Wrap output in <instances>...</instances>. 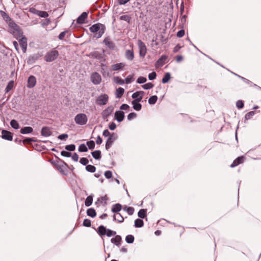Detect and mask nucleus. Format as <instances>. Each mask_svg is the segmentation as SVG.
I'll return each mask as SVG.
<instances>
[{"instance_id":"f257e3e1","label":"nucleus","mask_w":261,"mask_h":261,"mask_svg":"<svg viewBox=\"0 0 261 261\" xmlns=\"http://www.w3.org/2000/svg\"><path fill=\"white\" fill-rule=\"evenodd\" d=\"M105 25L99 22L93 24L89 28V30L91 33H95V37L96 38H100L105 33Z\"/></svg>"},{"instance_id":"f03ea898","label":"nucleus","mask_w":261,"mask_h":261,"mask_svg":"<svg viewBox=\"0 0 261 261\" xmlns=\"http://www.w3.org/2000/svg\"><path fill=\"white\" fill-rule=\"evenodd\" d=\"M10 28V32L13 34L15 37L18 39L22 36L23 33L20 29V27L12 19L8 22Z\"/></svg>"},{"instance_id":"7ed1b4c3","label":"nucleus","mask_w":261,"mask_h":261,"mask_svg":"<svg viewBox=\"0 0 261 261\" xmlns=\"http://www.w3.org/2000/svg\"><path fill=\"white\" fill-rule=\"evenodd\" d=\"M74 121L78 125H84L87 123L88 118L85 114L80 113L75 116Z\"/></svg>"},{"instance_id":"20e7f679","label":"nucleus","mask_w":261,"mask_h":261,"mask_svg":"<svg viewBox=\"0 0 261 261\" xmlns=\"http://www.w3.org/2000/svg\"><path fill=\"white\" fill-rule=\"evenodd\" d=\"M59 56V53L57 50L53 49L47 52L44 56V60L47 62H50L55 60Z\"/></svg>"},{"instance_id":"39448f33","label":"nucleus","mask_w":261,"mask_h":261,"mask_svg":"<svg viewBox=\"0 0 261 261\" xmlns=\"http://www.w3.org/2000/svg\"><path fill=\"white\" fill-rule=\"evenodd\" d=\"M109 100V96L106 94H101L97 97L96 99L95 103L99 106H103L106 105Z\"/></svg>"},{"instance_id":"423d86ee","label":"nucleus","mask_w":261,"mask_h":261,"mask_svg":"<svg viewBox=\"0 0 261 261\" xmlns=\"http://www.w3.org/2000/svg\"><path fill=\"white\" fill-rule=\"evenodd\" d=\"M117 138L118 136L116 133H111L110 136L107 139L106 143V149L107 150H108L112 146L114 142L117 140Z\"/></svg>"},{"instance_id":"0eeeda50","label":"nucleus","mask_w":261,"mask_h":261,"mask_svg":"<svg viewBox=\"0 0 261 261\" xmlns=\"http://www.w3.org/2000/svg\"><path fill=\"white\" fill-rule=\"evenodd\" d=\"M57 170L63 175L67 176L68 175V171L66 169V167L68 165L64 161H61L60 164H57L56 165Z\"/></svg>"},{"instance_id":"6e6552de","label":"nucleus","mask_w":261,"mask_h":261,"mask_svg":"<svg viewBox=\"0 0 261 261\" xmlns=\"http://www.w3.org/2000/svg\"><path fill=\"white\" fill-rule=\"evenodd\" d=\"M138 47L139 49V55L141 57L144 58L147 53L146 46L144 42L141 40H138Z\"/></svg>"},{"instance_id":"1a4fd4ad","label":"nucleus","mask_w":261,"mask_h":261,"mask_svg":"<svg viewBox=\"0 0 261 261\" xmlns=\"http://www.w3.org/2000/svg\"><path fill=\"white\" fill-rule=\"evenodd\" d=\"M41 56L42 55L39 53L30 55L27 60V64L28 65L34 64Z\"/></svg>"},{"instance_id":"9d476101","label":"nucleus","mask_w":261,"mask_h":261,"mask_svg":"<svg viewBox=\"0 0 261 261\" xmlns=\"http://www.w3.org/2000/svg\"><path fill=\"white\" fill-rule=\"evenodd\" d=\"M114 108L113 106H110L101 112V116L103 119H106L110 116L114 111Z\"/></svg>"},{"instance_id":"9b49d317","label":"nucleus","mask_w":261,"mask_h":261,"mask_svg":"<svg viewBox=\"0 0 261 261\" xmlns=\"http://www.w3.org/2000/svg\"><path fill=\"white\" fill-rule=\"evenodd\" d=\"M91 81L94 85L100 84L101 81L100 75L96 72L93 73L91 75Z\"/></svg>"},{"instance_id":"f8f14e48","label":"nucleus","mask_w":261,"mask_h":261,"mask_svg":"<svg viewBox=\"0 0 261 261\" xmlns=\"http://www.w3.org/2000/svg\"><path fill=\"white\" fill-rule=\"evenodd\" d=\"M20 38H21L20 39L19 38L18 40L23 53H25L27 49V39L25 36H23V35Z\"/></svg>"},{"instance_id":"ddd939ff","label":"nucleus","mask_w":261,"mask_h":261,"mask_svg":"<svg viewBox=\"0 0 261 261\" xmlns=\"http://www.w3.org/2000/svg\"><path fill=\"white\" fill-rule=\"evenodd\" d=\"M1 137H2V139L6 140H13L12 133L7 130H3L2 131V136Z\"/></svg>"},{"instance_id":"4468645a","label":"nucleus","mask_w":261,"mask_h":261,"mask_svg":"<svg viewBox=\"0 0 261 261\" xmlns=\"http://www.w3.org/2000/svg\"><path fill=\"white\" fill-rule=\"evenodd\" d=\"M103 43L110 49L114 50L115 47V44L112 41L110 37H106L103 40Z\"/></svg>"},{"instance_id":"2eb2a0df","label":"nucleus","mask_w":261,"mask_h":261,"mask_svg":"<svg viewBox=\"0 0 261 261\" xmlns=\"http://www.w3.org/2000/svg\"><path fill=\"white\" fill-rule=\"evenodd\" d=\"M36 84V79L35 76L31 75L29 77L27 82V87L29 88H32Z\"/></svg>"},{"instance_id":"dca6fc26","label":"nucleus","mask_w":261,"mask_h":261,"mask_svg":"<svg viewBox=\"0 0 261 261\" xmlns=\"http://www.w3.org/2000/svg\"><path fill=\"white\" fill-rule=\"evenodd\" d=\"M142 100V97H139L138 98L134 99L132 101V104L133 105V108L134 110L136 111H140L142 108V105L139 103V102Z\"/></svg>"},{"instance_id":"f3484780","label":"nucleus","mask_w":261,"mask_h":261,"mask_svg":"<svg viewBox=\"0 0 261 261\" xmlns=\"http://www.w3.org/2000/svg\"><path fill=\"white\" fill-rule=\"evenodd\" d=\"M115 118L119 122L122 121L124 118V113L122 111H117L115 113Z\"/></svg>"},{"instance_id":"a211bd4d","label":"nucleus","mask_w":261,"mask_h":261,"mask_svg":"<svg viewBox=\"0 0 261 261\" xmlns=\"http://www.w3.org/2000/svg\"><path fill=\"white\" fill-rule=\"evenodd\" d=\"M126 66L125 63L121 62L112 65L111 68L113 71L120 70L123 69Z\"/></svg>"},{"instance_id":"6ab92c4d","label":"nucleus","mask_w":261,"mask_h":261,"mask_svg":"<svg viewBox=\"0 0 261 261\" xmlns=\"http://www.w3.org/2000/svg\"><path fill=\"white\" fill-rule=\"evenodd\" d=\"M167 58V56L162 55L156 61L155 64L156 66L159 67H162L165 64Z\"/></svg>"},{"instance_id":"aec40b11","label":"nucleus","mask_w":261,"mask_h":261,"mask_svg":"<svg viewBox=\"0 0 261 261\" xmlns=\"http://www.w3.org/2000/svg\"><path fill=\"white\" fill-rule=\"evenodd\" d=\"M41 135L44 137H49L52 134V132L49 127L44 126L41 130Z\"/></svg>"},{"instance_id":"412c9836","label":"nucleus","mask_w":261,"mask_h":261,"mask_svg":"<svg viewBox=\"0 0 261 261\" xmlns=\"http://www.w3.org/2000/svg\"><path fill=\"white\" fill-rule=\"evenodd\" d=\"M125 57L128 61H133L134 59V53L133 49H127L125 52Z\"/></svg>"},{"instance_id":"4be33fe9","label":"nucleus","mask_w":261,"mask_h":261,"mask_svg":"<svg viewBox=\"0 0 261 261\" xmlns=\"http://www.w3.org/2000/svg\"><path fill=\"white\" fill-rule=\"evenodd\" d=\"M88 13L86 12H83L77 18L76 22L79 24H83L85 22V19L87 18Z\"/></svg>"},{"instance_id":"5701e85b","label":"nucleus","mask_w":261,"mask_h":261,"mask_svg":"<svg viewBox=\"0 0 261 261\" xmlns=\"http://www.w3.org/2000/svg\"><path fill=\"white\" fill-rule=\"evenodd\" d=\"M244 157L243 156H239L236 159H235L232 163L230 165L231 168H234L239 164L242 163L243 162Z\"/></svg>"},{"instance_id":"b1692460","label":"nucleus","mask_w":261,"mask_h":261,"mask_svg":"<svg viewBox=\"0 0 261 261\" xmlns=\"http://www.w3.org/2000/svg\"><path fill=\"white\" fill-rule=\"evenodd\" d=\"M122 238L119 235H116L115 238H113L111 240V243L115 244L117 246H119L121 244Z\"/></svg>"},{"instance_id":"393cba45","label":"nucleus","mask_w":261,"mask_h":261,"mask_svg":"<svg viewBox=\"0 0 261 261\" xmlns=\"http://www.w3.org/2000/svg\"><path fill=\"white\" fill-rule=\"evenodd\" d=\"M108 200V198L107 196L106 195L103 196H101V197L98 198L97 199V201L95 202V204L96 205H97V207L98 206V203H102L104 202V204L106 205L107 204V201Z\"/></svg>"},{"instance_id":"a878e982","label":"nucleus","mask_w":261,"mask_h":261,"mask_svg":"<svg viewBox=\"0 0 261 261\" xmlns=\"http://www.w3.org/2000/svg\"><path fill=\"white\" fill-rule=\"evenodd\" d=\"M33 129L30 126H25L20 129V133L22 134H28L32 133Z\"/></svg>"},{"instance_id":"bb28decb","label":"nucleus","mask_w":261,"mask_h":261,"mask_svg":"<svg viewBox=\"0 0 261 261\" xmlns=\"http://www.w3.org/2000/svg\"><path fill=\"white\" fill-rule=\"evenodd\" d=\"M122 206L120 203H116L114 204L112 207V212L114 213H117L121 211Z\"/></svg>"},{"instance_id":"cd10ccee","label":"nucleus","mask_w":261,"mask_h":261,"mask_svg":"<svg viewBox=\"0 0 261 261\" xmlns=\"http://www.w3.org/2000/svg\"><path fill=\"white\" fill-rule=\"evenodd\" d=\"M91 56L93 58L100 60L103 58L102 55L101 53L97 51H95L91 53Z\"/></svg>"},{"instance_id":"c85d7f7f","label":"nucleus","mask_w":261,"mask_h":261,"mask_svg":"<svg viewBox=\"0 0 261 261\" xmlns=\"http://www.w3.org/2000/svg\"><path fill=\"white\" fill-rule=\"evenodd\" d=\"M91 154L93 158L96 160H100L101 158V151L99 150L91 152Z\"/></svg>"},{"instance_id":"c756f323","label":"nucleus","mask_w":261,"mask_h":261,"mask_svg":"<svg viewBox=\"0 0 261 261\" xmlns=\"http://www.w3.org/2000/svg\"><path fill=\"white\" fill-rule=\"evenodd\" d=\"M93 197V195H90L86 198L85 201V204L86 206L88 207L92 204Z\"/></svg>"},{"instance_id":"7c9ffc66","label":"nucleus","mask_w":261,"mask_h":261,"mask_svg":"<svg viewBox=\"0 0 261 261\" xmlns=\"http://www.w3.org/2000/svg\"><path fill=\"white\" fill-rule=\"evenodd\" d=\"M87 215L89 217L94 218L96 216V213L93 208H89L87 210Z\"/></svg>"},{"instance_id":"2f4dec72","label":"nucleus","mask_w":261,"mask_h":261,"mask_svg":"<svg viewBox=\"0 0 261 261\" xmlns=\"http://www.w3.org/2000/svg\"><path fill=\"white\" fill-rule=\"evenodd\" d=\"M123 210L126 212L129 215H132L134 213V208L133 207H129L126 205H124L123 207Z\"/></svg>"},{"instance_id":"473e14b6","label":"nucleus","mask_w":261,"mask_h":261,"mask_svg":"<svg viewBox=\"0 0 261 261\" xmlns=\"http://www.w3.org/2000/svg\"><path fill=\"white\" fill-rule=\"evenodd\" d=\"M144 94V92L142 91H137L132 94V97L134 99L138 98L139 97H142V98Z\"/></svg>"},{"instance_id":"72a5a7b5","label":"nucleus","mask_w":261,"mask_h":261,"mask_svg":"<svg viewBox=\"0 0 261 261\" xmlns=\"http://www.w3.org/2000/svg\"><path fill=\"white\" fill-rule=\"evenodd\" d=\"M107 229L103 225H100L98 228V233L100 236H104L106 233Z\"/></svg>"},{"instance_id":"f704fd0d","label":"nucleus","mask_w":261,"mask_h":261,"mask_svg":"<svg viewBox=\"0 0 261 261\" xmlns=\"http://www.w3.org/2000/svg\"><path fill=\"white\" fill-rule=\"evenodd\" d=\"M124 92V90L123 88L119 87L116 89V96L117 98H120L122 96Z\"/></svg>"},{"instance_id":"c9c22d12","label":"nucleus","mask_w":261,"mask_h":261,"mask_svg":"<svg viewBox=\"0 0 261 261\" xmlns=\"http://www.w3.org/2000/svg\"><path fill=\"white\" fill-rule=\"evenodd\" d=\"M0 13L4 18V19L8 23L10 21H11L12 19L4 11H1Z\"/></svg>"},{"instance_id":"e433bc0d","label":"nucleus","mask_w":261,"mask_h":261,"mask_svg":"<svg viewBox=\"0 0 261 261\" xmlns=\"http://www.w3.org/2000/svg\"><path fill=\"white\" fill-rule=\"evenodd\" d=\"M14 87V81L13 80H11L9 82L8 84H7L5 91L6 93L9 92L11 90L13 89Z\"/></svg>"},{"instance_id":"4c0bfd02","label":"nucleus","mask_w":261,"mask_h":261,"mask_svg":"<svg viewBox=\"0 0 261 261\" xmlns=\"http://www.w3.org/2000/svg\"><path fill=\"white\" fill-rule=\"evenodd\" d=\"M144 225V222L141 219H137L135 221L134 226L135 227L140 228L142 227Z\"/></svg>"},{"instance_id":"58836bf2","label":"nucleus","mask_w":261,"mask_h":261,"mask_svg":"<svg viewBox=\"0 0 261 261\" xmlns=\"http://www.w3.org/2000/svg\"><path fill=\"white\" fill-rule=\"evenodd\" d=\"M171 79V74L169 72H167L165 74L162 80V82L165 84L168 82Z\"/></svg>"},{"instance_id":"ea45409f","label":"nucleus","mask_w":261,"mask_h":261,"mask_svg":"<svg viewBox=\"0 0 261 261\" xmlns=\"http://www.w3.org/2000/svg\"><path fill=\"white\" fill-rule=\"evenodd\" d=\"M146 209H141L138 213V216L139 218L144 219L146 217Z\"/></svg>"},{"instance_id":"a19ab883","label":"nucleus","mask_w":261,"mask_h":261,"mask_svg":"<svg viewBox=\"0 0 261 261\" xmlns=\"http://www.w3.org/2000/svg\"><path fill=\"white\" fill-rule=\"evenodd\" d=\"M10 125L12 127L15 129H17L19 128V125L18 122L15 120L13 119L10 121Z\"/></svg>"},{"instance_id":"79ce46f5","label":"nucleus","mask_w":261,"mask_h":261,"mask_svg":"<svg viewBox=\"0 0 261 261\" xmlns=\"http://www.w3.org/2000/svg\"><path fill=\"white\" fill-rule=\"evenodd\" d=\"M86 170L90 173H94L96 171V168L93 165H88L86 166Z\"/></svg>"},{"instance_id":"37998d69","label":"nucleus","mask_w":261,"mask_h":261,"mask_svg":"<svg viewBox=\"0 0 261 261\" xmlns=\"http://www.w3.org/2000/svg\"><path fill=\"white\" fill-rule=\"evenodd\" d=\"M114 82L117 84L122 85L124 84V81L119 76H115L114 77Z\"/></svg>"},{"instance_id":"c03bdc74","label":"nucleus","mask_w":261,"mask_h":261,"mask_svg":"<svg viewBox=\"0 0 261 261\" xmlns=\"http://www.w3.org/2000/svg\"><path fill=\"white\" fill-rule=\"evenodd\" d=\"M134 237L132 234H128L125 237V241L128 244H132L134 241Z\"/></svg>"},{"instance_id":"a18cd8bd","label":"nucleus","mask_w":261,"mask_h":261,"mask_svg":"<svg viewBox=\"0 0 261 261\" xmlns=\"http://www.w3.org/2000/svg\"><path fill=\"white\" fill-rule=\"evenodd\" d=\"M158 100V97L156 95L151 96L148 99V103L150 105H154Z\"/></svg>"},{"instance_id":"49530a36","label":"nucleus","mask_w":261,"mask_h":261,"mask_svg":"<svg viewBox=\"0 0 261 261\" xmlns=\"http://www.w3.org/2000/svg\"><path fill=\"white\" fill-rule=\"evenodd\" d=\"M120 19L121 20H124L129 23L131 20V17L129 15H124L120 16Z\"/></svg>"},{"instance_id":"de8ad7c7","label":"nucleus","mask_w":261,"mask_h":261,"mask_svg":"<svg viewBox=\"0 0 261 261\" xmlns=\"http://www.w3.org/2000/svg\"><path fill=\"white\" fill-rule=\"evenodd\" d=\"M134 74L128 75L125 79L126 84H128L131 83L134 80Z\"/></svg>"},{"instance_id":"09e8293b","label":"nucleus","mask_w":261,"mask_h":261,"mask_svg":"<svg viewBox=\"0 0 261 261\" xmlns=\"http://www.w3.org/2000/svg\"><path fill=\"white\" fill-rule=\"evenodd\" d=\"M118 215V218L116 219V215L113 216L114 220L117 221L119 223H122L124 221V218L121 216V215L120 213L117 214Z\"/></svg>"},{"instance_id":"8fccbe9b","label":"nucleus","mask_w":261,"mask_h":261,"mask_svg":"<svg viewBox=\"0 0 261 261\" xmlns=\"http://www.w3.org/2000/svg\"><path fill=\"white\" fill-rule=\"evenodd\" d=\"M78 150L80 152H86L88 151V148L85 144H82L79 146Z\"/></svg>"},{"instance_id":"3c124183","label":"nucleus","mask_w":261,"mask_h":261,"mask_svg":"<svg viewBox=\"0 0 261 261\" xmlns=\"http://www.w3.org/2000/svg\"><path fill=\"white\" fill-rule=\"evenodd\" d=\"M87 145L89 149L92 150L94 148L95 144L94 141L91 140L87 142Z\"/></svg>"},{"instance_id":"603ef678","label":"nucleus","mask_w":261,"mask_h":261,"mask_svg":"<svg viewBox=\"0 0 261 261\" xmlns=\"http://www.w3.org/2000/svg\"><path fill=\"white\" fill-rule=\"evenodd\" d=\"M154 85L151 83H148L142 86V88L145 90L151 89Z\"/></svg>"},{"instance_id":"864d4df0","label":"nucleus","mask_w":261,"mask_h":261,"mask_svg":"<svg viewBox=\"0 0 261 261\" xmlns=\"http://www.w3.org/2000/svg\"><path fill=\"white\" fill-rule=\"evenodd\" d=\"M37 15L40 16V17L46 18L48 16V14L46 11L39 10Z\"/></svg>"},{"instance_id":"5fc2aeb1","label":"nucleus","mask_w":261,"mask_h":261,"mask_svg":"<svg viewBox=\"0 0 261 261\" xmlns=\"http://www.w3.org/2000/svg\"><path fill=\"white\" fill-rule=\"evenodd\" d=\"M65 148L68 151H72L75 149V146L74 144L67 145Z\"/></svg>"},{"instance_id":"6e6d98bb","label":"nucleus","mask_w":261,"mask_h":261,"mask_svg":"<svg viewBox=\"0 0 261 261\" xmlns=\"http://www.w3.org/2000/svg\"><path fill=\"white\" fill-rule=\"evenodd\" d=\"M254 111H250L245 115V118L246 120L250 119L254 115Z\"/></svg>"},{"instance_id":"4d7b16f0","label":"nucleus","mask_w":261,"mask_h":261,"mask_svg":"<svg viewBox=\"0 0 261 261\" xmlns=\"http://www.w3.org/2000/svg\"><path fill=\"white\" fill-rule=\"evenodd\" d=\"M83 225L85 227H90L91 225V220L89 219H85L83 221Z\"/></svg>"},{"instance_id":"13d9d810","label":"nucleus","mask_w":261,"mask_h":261,"mask_svg":"<svg viewBox=\"0 0 261 261\" xmlns=\"http://www.w3.org/2000/svg\"><path fill=\"white\" fill-rule=\"evenodd\" d=\"M116 233V231H112L110 229H107L106 233L105 235H107L108 237H110L112 236L115 235Z\"/></svg>"},{"instance_id":"bf43d9fd","label":"nucleus","mask_w":261,"mask_h":261,"mask_svg":"<svg viewBox=\"0 0 261 261\" xmlns=\"http://www.w3.org/2000/svg\"><path fill=\"white\" fill-rule=\"evenodd\" d=\"M147 81V79L146 77H144L143 76H140L138 78L137 80V82L138 84H143L145 83Z\"/></svg>"},{"instance_id":"052dcab7","label":"nucleus","mask_w":261,"mask_h":261,"mask_svg":"<svg viewBox=\"0 0 261 261\" xmlns=\"http://www.w3.org/2000/svg\"><path fill=\"white\" fill-rule=\"evenodd\" d=\"M236 107L240 109H242L244 107V102L241 100H239L236 102Z\"/></svg>"},{"instance_id":"680f3d73","label":"nucleus","mask_w":261,"mask_h":261,"mask_svg":"<svg viewBox=\"0 0 261 261\" xmlns=\"http://www.w3.org/2000/svg\"><path fill=\"white\" fill-rule=\"evenodd\" d=\"M88 160L86 158H82L80 160V163L84 166H87V164L88 163Z\"/></svg>"},{"instance_id":"e2e57ef3","label":"nucleus","mask_w":261,"mask_h":261,"mask_svg":"<svg viewBox=\"0 0 261 261\" xmlns=\"http://www.w3.org/2000/svg\"><path fill=\"white\" fill-rule=\"evenodd\" d=\"M156 74L155 72L153 71L149 74L148 79L150 81L153 80L156 78Z\"/></svg>"},{"instance_id":"0e129e2a","label":"nucleus","mask_w":261,"mask_h":261,"mask_svg":"<svg viewBox=\"0 0 261 261\" xmlns=\"http://www.w3.org/2000/svg\"><path fill=\"white\" fill-rule=\"evenodd\" d=\"M61 154L63 156L67 158L70 157L71 156V153L70 152L64 150L61 151Z\"/></svg>"},{"instance_id":"69168bd1","label":"nucleus","mask_w":261,"mask_h":261,"mask_svg":"<svg viewBox=\"0 0 261 261\" xmlns=\"http://www.w3.org/2000/svg\"><path fill=\"white\" fill-rule=\"evenodd\" d=\"M136 116H137V114L135 113H134V112L130 113L127 115V119L128 120H131L132 119H133L134 118H135Z\"/></svg>"},{"instance_id":"338daca9","label":"nucleus","mask_w":261,"mask_h":261,"mask_svg":"<svg viewBox=\"0 0 261 261\" xmlns=\"http://www.w3.org/2000/svg\"><path fill=\"white\" fill-rule=\"evenodd\" d=\"M105 176L107 179H110L112 176V173L111 171L108 170L105 172Z\"/></svg>"},{"instance_id":"774afa93","label":"nucleus","mask_w":261,"mask_h":261,"mask_svg":"<svg viewBox=\"0 0 261 261\" xmlns=\"http://www.w3.org/2000/svg\"><path fill=\"white\" fill-rule=\"evenodd\" d=\"M29 11L30 13L37 15L39 10L36 9L34 7H31V8H30Z\"/></svg>"}]
</instances>
